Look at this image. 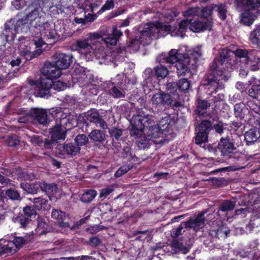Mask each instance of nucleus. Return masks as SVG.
I'll use <instances>...</instances> for the list:
<instances>
[{
  "label": "nucleus",
  "mask_w": 260,
  "mask_h": 260,
  "mask_svg": "<svg viewBox=\"0 0 260 260\" xmlns=\"http://www.w3.org/2000/svg\"><path fill=\"white\" fill-rule=\"evenodd\" d=\"M20 175L24 180L32 181L36 178V175L34 173L22 172L21 173Z\"/></svg>",
  "instance_id": "0e129e2a"
},
{
  "label": "nucleus",
  "mask_w": 260,
  "mask_h": 260,
  "mask_svg": "<svg viewBox=\"0 0 260 260\" xmlns=\"http://www.w3.org/2000/svg\"><path fill=\"white\" fill-rule=\"evenodd\" d=\"M247 111H248V108L243 103L236 104L234 106V114L237 118L241 120L244 119Z\"/></svg>",
  "instance_id": "79ce46f5"
},
{
  "label": "nucleus",
  "mask_w": 260,
  "mask_h": 260,
  "mask_svg": "<svg viewBox=\"0 0 260 260\" xmlns=\"http://www.w3.org/2000/svg\"><path fill=\"white\" fill-rule=\"evenodd\" d=\"M181 54L179 53L178 50L176 49H171L168 53V54H161L157 58V60L159 62L168 63L170 64H173L177 63L180 60L179 57L181 56Z\"/></svg>",
  "instance_id": "a211bd4d"
},
{
  "label": "nucleus",
  "mask_w": 260,
  "mask_h": 260,
  "mask_svg": "<svg viewBox=\"0 0 260 260\" xmlns=\"http://www.w3.org/2000/svg\"><path fill=\"white\" fill-rule=\"evenodd\" d=\"M214 10V4L203 7L201 11L200 17L203 18H208L210 16Z\"/></svg>",
  "instance_id": "5fc2aeb1"
},
{
  "label": "nucleus",
  "mask_w": 260,
  "mask_h": 260,
  "mask_svg": "<svg viewBox=\"0 0 260 260\" xmlns=\"http://www.w3.org/2000/svg\"><path fill=\"white\" fill-rule=\"evenodd\" d=\"M114 6V3L113 0H107L106 3L99 10L98 13L101 14L107 10L113 9Z\"/></svg>",
  "instance_id": "680f3d73"
},
{
  "label": "nucleus",
  "mask_w": 260,
  "mask_h": 260,
  "mask_svg": "<svg viewBox=\"0 0 260 260\" xmlns=\"http://www.w3.org/2000/svg\"><path fill=\"white\" fill-rule=\"evenodd\" d=\"M76 49L81 50L82 49H89L91 46L87 40H77L75 44Z\"/></svg>",
  "instance_id": "4d7b16f0"
},
{
  "label": "nucleus",
  "mask_w": 260,
  "mask_h": 260,
  "mask_svg": "<svg viewBox=\"0 0 260 260\" xmlns=\"http://www.w3.org/2000/svg\"><path fill=\"white\" fill-rule=\"evenodd\" d=\"M169 74V71L166 67L161 64L156 66L154 68L153 72H151L147 80L152 81L153 78L160 80L165 78Z\"/></svg>",
  "instance_id": "6ab92c4d"
},
{
  "label": "nucleus",
  "mask_w": 260,
  "mask_h": 260,
  "mask_svg": "<svg viewBox=\"0 0 260 260\" xmlns=\"http://www.w3.org/2000/svg\"><path fill=\"white\" fill-rule=\"evenodd\" d=\"M206 213V211H202L195 217H191L187 221H183L184 228L186 229H193L194 230L199 229L204 225L205 220V214Z\"/></svg>",
  "instance_id": "9b49d317"
},
{
  "label": "nucleus",
  "mask_w": 260,
  "mask_h": 260,
  "mask_svg": "<svg viewBox=\"0 0 260 260\" xmlns=\"http://www.w3.org/2000/svg\"><path fill=\"white\" fill-rule=\"evenodd\" d=\"M20 141L16 135L9 136L7 140V143L10 147H16L19 144Z\"/></svg>",
  "instance_id": "bf43d9fd"
},
{
  "label": "nucleus",
  "mask_w": 260,
  "mask_h": 260,
  "mask_svg": "<svg viewBox=\"0 0 260 260\" xmlns=\"http://www.w3.org/2000/svg\"><path fill=\"white\" fill-rule=\"evenodd\" d=\"M176 83L181 93H186L191 86L190 81L187 78H181Z\"/></svg>",
  "instance_id": "49530a36"
},
{
  "label": "nucleus",
  "mask_w": 260,
  "mask_h": 260,
  "mask_svg": "<svg viewBox=\"0 0 260 260\" xmlns=\"http://www.w3.org/2000/svg\"><path fill=\"white\" fill-rule=\"evenodd\" d=\"M51 217L58 221L60 226L67 228L69 226V223L64 220L66 219V214L60 210L53 209L51 212Z\"/></svg>",
  "instance_id": "a878e982"
},
{
  "label": "nucleus",
  "mask_w": 260,
  "mask_h": 260,
  "mask_svg": "<svg viewBox=\"0 0 260 260\" xmlns=\"http://www.w3.org/2000/svg\"><path fill=\"white\" fill-rule=\"evenodd\" d=\"M122 155L124 158L127 159L129 162L136 163L138 158L136 157L135 153L132 151L131 146L127 143H125L123 147Z\"/></svg>",
  "instance_id": "cd10ccee"
},
{
  "label": "nucleus",
  "mask_w": 260,
  "mask_h": 260,
  "mask_svg": "<svg viewBox=\"0 0 260 260\" xmlns=\"http://www.w3.org/2000/svg\"><path fill=\"white\" fill-rule=\"evenodd\" d=\"M40 188L48 195L53 196L58 190V186L55 183L48 184L46 182H40Z\"/></svg>",
  "instance_id": "c9c22d12"
},
{
  "label": "nucleus",
  "mask_w": 260,
  "mask_h": 260,
  "mask_svg": "<svg viewBox=\"0 0 260 260\" xmlns=\"http://www.w3.org/2000/svg\"><path fill=\"white\" fill-rule=\"evenodd\" d=\"M23 214L31 220L32 218L36 217L37 212L33 206L27 205L23 208Z\"/></svg>",
  "instance_id": "8fccbe9b"
},
{
  "label": "nucleus",
  "mask_w": 260,
  "mask_h": 260,
  "mask_svg": "<svg viewBox=\"0 0 260 260\" xmlns=\"http://www.w3.org/2000/svg\"><path fill=\"white\" fill-rule=\"evenodd\" d=\"M87 119L91 122L94 123L96 125L103 126L105 123L102 117L100 116L99 112L96 110L91 111L87 114Z\"/></svg>",
  "instance_id": "4c0bfd02"
},
{
  "label": "nucleus",
  "mask_w": 260,
  "mask_h": 260,
  "mask_svg": "<svg viewBox=\"0 0 260 260\" xmlns=\"http://www.w3.org/2000/svg\"><path fill=\"white\" fill-rule=\"evenodd\" d=\"M214 9L217 8L216 11L218 12V16L221 20H225L226 18L227 8L226 6L223 4L219 5L214 4Z\"/></svg>",
  "instance_id": "de8ad7c7"
},
{
  "label": "nucleus",
  "mask_w": 260,
  "mask_h": 260,
  "mask_svg": "<svg viewBox=\"0 0 260 260\" xmlns=\"http://www.w3.org/2000/svg\"><path fill=\"white\" fill-rule=\"evenodd\" d=\"M6 198H8L11 200H20L21 198L19 192L13 188H10L5 190Z\"/></svg>",
  "instance_id": "09e8293b"
},
{
  "label": "nucleus",
  "mask_w": 260,
  "mask_h": 260,
  "mask_svg": "<svg viewBox=\"0 0 260 260\" xmlns=\"http://www.w3.org/2000/svg\"><path fill=\"white\" fill-rule=\"evenodd\" d=\"M26 239L22 237H14L13 240L11 242L13 243V248L14 246L17 248L22 247L23 245L26 243Z\"/></svg>",
  "instance_id": "13d9d810"
},
{
  "label": "nucleus",
  "mask_w": 260,
  "mask_h": 260,
  "mask_svg": "<svg viewBox=\"0 0 260 260\" xmlns=\"http://www.w3.org/2000/svg\"><path fill=\"white\" fill-rule=\"evenodd\" d=\"M15 25L18 32L20 29H22L23 28L24 24H25L27 22L26 21L25 19H20L16 21L15 20Z\"/></svg>",
  "instance_id": "774afa93"
},
{
  "label": "nucleus",
  "mask_w": 260,
  "mask_h": 260,
  "mask_svg": "<svg viewBox=\"0 0 260 260\" xmlns=\"http://www.w3.org/2000/svg\"><path fill=\"white\" fill-rule=\"evenodd\" d=\"M244 137L247 145H251L260 137V130L256 127L250 128L249 131L246 132Z\"/></svg>",
  "instance_id": "393cba45"
},
{
  "label": "nucleus",
  "mask_w": 260,
  "mask_h": 260,
  "mask_svg": "<svg viewBox=\"0 0 260 260\" xmlns=\"http://www.w3.org/2000/svg\"><path fill=\"white\" fill-rule=\"evenodd\" d=\"M247 93L253 99H257L260 96V85L256 84L252 85Z\"/></svg>",
  "instance_id": "603ef678"
},
{
  "label": "nucleus",
  "mask_w": 260,
  "mask_h": 260,
  "mask_svg": "<svg viewBox=\"0 0 260 260\" xmlns=\"http://www.w3.org/2000/svg\"><path fill=\"white\" fill-rule=\"evenodd\" d=\"M96 191L94 189H88L81 196L80 200L85 203H90L96 196Z\"/></svg>",
  "instance_id": "a18cd8bd"
},
{
  "label": "nucleus",
  "mask_w": 260,
  "mask_h": 260,
  "mask_svg": "<svg viewBox=\"0 0 260 260\" xmlns=\"http://www.w3.org/2000/svg\"><path fill=\"white\" fill-rule=\"evenodd\" d=\"M197 12V8H190L187 10L183 12V16L185 17H189L192 16L196 15ZM188 19V18H187Z\"/></svg>",
  "instance_id": "338daca9"
},
{
  "label": "nucleus",
  "mask_w": 260,
  "mask_h": 260,
  "mask_svg": "<svg viewBox=\"0 0 260 260\" xmlns=\"http://www.w3.org/2000/svg\"><path fill=\"white\" fill-rule=\"evenodd\" d=\"M13 243L11 241L0 240V255L5 253L13 254L16 252V249L13 248Z\"/></svg>",
  "instance_id": "2f4dec72"
},
{
  "label": "nucleus",
  "mask_w": 260,
  "mask_h": 260,
  "mask_svg": "<svg viewBox=\"0 0 260 260\" xmlns=\"http://www.w3.org/2000/svg\"><path fill=\"white\" fill-rule=\"evenodd\" d=\"M188 20L190 21L188 27L193 32H199L206 30H210L212 29L213 21L211 20L208 19L206 21L194 20L193 22H192L191 19H188Z\"/></svg>",
  "instance_id": "ddd939ff"
},
{
  "label": "nucleus",
  "mask_w": 260,
  "mask_h": 260,
  "mask_svg": "<svg viewBox=\"0 0 260 260\" xmlns=\"http://www.w3.org/2000/svg\"><path fill=\"white\" fill-rule=\"evenodd\" d=\"M60 154H67L72 157L79 154L81 148L78 146L75 143H66L61 147Z\"/></svg>",
  "instance_id": "aec40b11"
},
{
  "label": "nucleus",
  "mask_w": 260,
  "mask_h": 260,
  "mask_svg": "<svg viewBox=\"0 0 260 260\" xmlns=\"http://www.w3.org/2000/svg\"><path fill=\"white\" fill-rule=\"evenodd\" d=\"M258 52L253 53L247 64H249V68L251 71H256L260 69V57L257 55Z\"/></svg>",
  "instance_id": "f704fd0d"
},
{
  "label": "nucleus",
  "mask_w": 260,
  "mask_h": 260,
  "mask_svg": "<svg viewBox=\"0 0 260 260\" xmlns=\"http://www.w3.org/2000/svg\"><path fill=\"white\" fill-rule=\"evenodd\" d=\"M203 55V51L201 47L197 46L193 49L188 50L186 54H184L183 56L186 58L188 59L192 66V69L194 67H197V62Z\"/></svg>",
  "instance_id": "dca6fc26"
},
{
  "label": "nucleus",
  "mask_w": 260,
  "mask_h": 260,
  "mask_svg": "<svg viewBox=\"0 0 260 260\" xmlns=\"http://www.w3.org/2000/svg\"><path fill=\"white\" fill-rule=\"evenodd\" d=\"M114 191L113 187L109 186L106 188H103L101 190L100 197L106 198L108 195L112 193Z\"/></svg>",
  "instance_id": "69168bd1"
},
{
  "label": "nucleus",
  "mask_w": 260,
  "mask_h": 260,
  "mask_svg": "<svg viewBox=\"0 0 260 260\" xmlns=\"http://www.w3.org/2000/svg\"><path fill=\"white\" fill-rule=\"evenodd\" d=\"M31 220L24 214H19L15 219V222L20 224L21 228H25Z\"/></svg>",
  "instance_id": "3c124183"
},
{
  "label": "nucleus",
  "mask_w": 260,
  "mask_h": 260,
  "mask_svg": "<svg viewBox=\"0 0 260 260\" xmlns=\"http://www.w3.org/2000/svg\"><path fill=\"white\" fill-rule=\"evenodd\" d=\"M28 115L40 124L45 125L48 122L47 112L43 109L31 108L28 111Z\"/></svg>",
  "instance_id": "4468645a"
},
{
  "label": "nucleus",
  "mask_w": 260,
  "mask_h": 260,
  "mask_svg": "<svg viewBox=\"0 0 260 260\" xmlns=\"http://www.w3.org/2000/svg\"><path fill=\"white\" fill-rule=\"evenodd\" d=\"M248 40L253 45L260 48V25H256L248 36Z\"/></svg>",
  "instance_id": "72a5a7b5"
},
{
  "label": "nucleus",
  "mask_w": 260,
  "mask_h": 260,
  "mask_svg": "<svg viewBox=\"0 0 260 260\" xmlns=\"http://www.w3.org/2000/svg\"><path fill=\"white\" fill-rule=\"evenodd\" d=\"M50 139L45 138L41 136H33L30 142L34 145L38 146L45 149H51L53 148V143L58 140H64L66 132L62 128L61 124H57L50 129Z\"/></svg>",
  "instance_id": "423d86ee"
},
{
  "label": "nucleus",
  "mask_w": 260,
  "mask_h": 260,
  "mask_svg": "<svg viewBox=\"0 0 260 260\" xmlns=\"http://www.w3.org/2000/svg\"><path fill=\"white\" fill-rule=\"evenodd\" d=\"M33 203V207L36 211L47 210L50 208V205L49 204L48 200L42 197L34 198Z\"/></svg>",
  "instance_id": "473e14b6"
},
{
  "label": "nucleus",
  "mask_w": 260,
  "mask_h": 260,
  "mask_svg": "<svg viewBox=\"0 0 260 260\" xmlns=\"http://www.w3.org/2000/svg\"><path fill=\"white\" fill-rule=\"evenodd\" d=\"M40 21L37 22L35 25L36 28L39 29L44 34L48 39L58 40L59 35L54 29V26L50 24L48 21H45V17H41Z\"/></svg>",
  "instance_id": "1a4fd4ad"
},
{
  "label": "nucleus",
  "mask_w": 260,
  "mask_h": 260,
  "mask_svg": "<svg viewBox=\"0 0 260 260\" xmlns=\"http://www.w3.org/2000/svg\"><path fill=\"white\" fill-rule=\"evenodd\" d=\"M208 75L206 74L204 77V84L206 86L208 90V95H210V101H213L214 104L223 100L224 96L222 93H218L219 90H222L224 88V83L226 82L229 78H224L220 80L221 78L214 76V77L211 79H208Z\"/></svg>",
  "instance_id": "0eeeda50"
},
{
  "label": "nucleus",
  "mask_w": 260,
  "mask_h": 260,
  "mask_svg": "<svg viewBox=\"0 0 260 260\" xmlns=\"http://www.w3.org/2000/svg\"><path fill=\"white\" fill-rule=\"evenodd\" d=\"M48 224L41 219L40 221H38V224L36 230L40 235H41L48 232Z\"/></svg>",
  "instance_id": "6e6d98bb"
},
{
  "label": "nucleus",
  "mask_w": 260,
  "mask_h": 260,
  "mask_svg": "<svg viewBox=\"0 0 260 260\" xmlns=\"http://www.w3.org/2000/svg\"><path fill=\"white\" fill-rule=\"evenodd\" d=\"M108 132L113 142H119L122 140V129L112 127L109 129Z\"/></svg>",
  "instance_id": "c03bdc74"
},
{
  "label": "nucleus",
  "mask_w": 260,
  "mask_h": 260,
  "mask_svg": "<svg viewBox=\"0 0 260 260\" xmlns=\"http://www.w3.org/2000/svg\"><path fill=\"white\" fill-rule=\"evenodd\" d=\"M20 186L27 193L35 194L38 192L40 188V182H35L34 183L22 182L20 183Z\"/></svg>",
  "instance_id": "bb28decb"
},
{
  "label": "nucleus",
  "mask_w": 260,
  "mask_h": 260,
  "mask_svg": "<svg viewBox=\"0 0 260 260\" xmlns=\"http://www.w3.org/2000/svg\"><path fill=\"white\" fill-rule=\"evenodd\" d=\"M108 91L109 95L114 98H121L125 97V91L122 89L117 88L114 83H110Z\"/></svg>",
  "instance_id": "a19ab883"
},
{
  "label": "nucleus",
  "mask_w": 260,
  "mask_h": 260,
  "mask_svg": "<svg viewBox=\"0 0 260 260\" xmlns=\"http://www.w3.org/2000/svg\"><path fill=\"white\" fill-rule=\"evenodd\" d=\"M239 6H245V10H254L260 7V0H235Z\"/></svg>",
  "instance_id": "c85d7f7f"
},
{
  "label": "nucleus",
  "mask_w": 260,
  "mask_h": 260,
  "mask_svg": "<svg viewBox=\"0 0 260 260\" xmlns=\"http://www.w3.org/2000/svg\"><path fill=\"white\" fill-rule=\"evenodd\" d=\"M42 73L43 76L40 78L57 79L61 75V70L58 68L53 61L47 62L42 69Z\"/></svg>",
  "instance_id": "9d476101"
},
{
  "label": "nucleus",
  "mask_w": 260,
  "mask_h": 260,
  "mask_svg": "<svg viewBox=\"0 0 260 260\" xmlns=\"http://www.w3.org/2000/svg\"><path fill=\"white\" fill-rule=\"evenodd\" d=\"M206 149L215 157L222 160L231 158L238 160L240 155L235 146L233 139L230 137L221 138L217 146L213 144L207 145Z\"/></svg>",
  "instance_id": "7ed1b4c3"
},
{
  "label": "nucleus",
  "mask_w": 260,
  "mask_h": 260,
  "mask_svg": "<svg viewBox=\"0 0 260 260\" xmlns=\"http://www.w3.org/2000/svg\"><path fill=\"white\" fill-rule=\"evenodd\" d=\"M89 137L84 134H78L76 136L74 141L75 144L81 148V146L85 145L89 141Z\"/></svg>",
  "instance_id": "864d4df0"
},
{
  "label": "nucleus",
  "mask_w": 260,
  "mask_h": 260,
  "mask_svg": "<svg viewBox=\"0 0 260 260\" xmlns=\"http://www.w3.org/2000/svg\"><path fill=\"white\" fill-rule=\"evenodd\" d=\"M190 23L188 19H185L180 21L178 24L171 25V35L173 37L183 38Z\"/></svg>",
  "instance_id": "f8f14e48"
},
{
  "label": "nucleus",
  "mask_w": 260,
  "mask_h": 260,
  "mask_svg": "<svg viewBox=\"0 0 260 260\" xmlns=\"http://www.w3.org/2000/svg\"><path fill=\"white\" fill-rule=\"evenodd\" d=\"M43 52V50L41 48L35 50L33 52H31L27 49L20 51V55L23 57L25 61L30 60L35 57H37L41 54Z\"/></svg>",
  "instance_id": "58836bf2"
},
{
  "label": "nucleus",
  "mask_w": 260,
  "mask_h": 260,
  "mask_svg": "<svg viewBox=\"0 0 260 260\" xmlns=\"http://www.w3.org/2000/svg\"><path fill=\"white\" fill-rule=\"evenodd\" d=\"M231 53L232 52L227 49L221 50L219 56L214 59L206 71V74L208 75V79H211L214 77V76L221 78L220 80L226 78H229V74L224 66H226L231 60L230 58Z\"/></svg>",
  "instance_id": "20e7f679"
},
{
  "label": "nucleus",
  "mask_w": 260,
  "mask_h": 260,
  "mask_svg": "<svg viewBox=\"0 0 260 260\" xmlns=\"http://www.w3.org/2000/svg\"><path fill=\"white\" fill-rule=\"evenodd\" d=\"M40 7L38 5L34 4L32 3L31 5H29L28 7V9L29 11L28 13L26 14L25 19L27 21H29L31 22L32 21L38 19L36 22V24L37 22L39 21V18L41 17H44L43 16H39V10Z\"/></svg>",
  "instance_id": "5701e85b"
},
{
  "label": "nucleus",
  "mask_w": 260,
  "mask_h": 260,
  "mask_svg": "<svg viewBox=\"0 0 260 260\" xmlns=\"http://www.w3.org/2000/svg\"><path fill=\"white\" fill-rule=\"evenodd\" d=\"M230 232V230L228 227L222 225L218 228L217 230H212L210 232V234L212 236L217 237L218 239L220 238H226L229 235Z\"/></svg>",
  "instance_id": "ea45409f"
},
{
  "label": "nucleus",
  "mask_w": 260,
  "mask_h": 260,
  "mask_svg": "<svg viewBox=\"0 0 260 260\" xmlns=\"http://www.w3.org/2000/svg\"><path fill=\"white\" fill-rule=\"evenodd\" d=\"M211 125L207 121H201L195 128V143L201 146L208 141Z\"/></svg>",
  "instance_id": "6e6552de"
},
{
  "label": "nucleus",
  "mask_w": 260,
  "mask_h": 260,
  "mask_svg": "<svg viewBox=\"0 0 260 260\" xmlns=\"http://www.w3.org/2000/svg\"><path fill=\"white\" fill-rule=\"evenodd\" d=\"M219 117L218 114L213 112H212L211 114H210V116L208 119L203 120L202 121H207L209 122L210 126V129H212L213 124L219 121Z\"/></svg>",
  "instance_id": "052dcab7"
},
{
  "label": "nucleus",
  "mask_w": 260,
  "mask_h": 260,
  "mask_svg": "<svg viewBox=\"0 0 260 260\" xmlns=\"http://www.w3.org/2000/svg\"><path fill=\"white\" fill-rule=\"evenodd\" d=\"M196 103L197 109L195 112L199 116L203 115L207 108L212 104V102L209 103L207 100L202 99L201 98H198Z\"/></svg>",
  "instance_id": "7c9ffc66"
},
{
  "label": "nucleus",
  "mask_w": 260,
  "mask_h": 260,
  "mask_svg": "<svg viewBox=\"0 0 260 260\" xmlns=\"http://www.w3.org/2000/svg\"><path fill=\"white\" fill-rule=\"evenodd\" d=\"M172 246L179 251L183 250L184 253H186L188 252V250L184 247L183 244L178 242L177 240H173L172 242Z\"/></svg>",
  "instance_id": "e2e57ef3"
},
{
  "label": "nucleus",
  "mask_w": 260,
  "mask_h": 260,
  "mask_svg": "<svg viewBox=\"0 0 260 260\" xmlns=\"http://www.w3.org/2000/svg\"><path fill=\"white\" fill-rule=\"evenodd\" d=\"M5 34L4 33V34L5 35L7 40H8L9 38L12 39L15 37L18 31L15 25L14 19H11L5 23Z\"/></svg>",
  "instance_id": "b1692460"
},
{
  "label": "nucleus",
  "mask_w": 260,
  "mask_h": 260,
  "mask_svg": "<svg viewBox=\"0 0 260 260\" xmlns=\"http://www.w3.org/2000/svg\"><path fill=\"white\" fill-rule=\"evenodd\" d=\"M236 206V203L234 201L231 200H225L223 201L219 205L218 211L224 213H228L234 210Z\"/></svg>",
  "instance_id": "37998d69"
},
{
  "label": "nucleus",
  "mask_w": 260,
  "mask_h": 260,
  "mask_svg": "<svg viewBox=\"0 0 260 260\" xmlns=\"http://www.w3.org/2000/svg\"><path fill=\"white\" fill-rule=\"evenodd\" d=\"M40 78L39 80H31L30 84L35 86V94L36 96L44 98L50 95V90L53 89L58 91L66 88L67 84L59 80Z\"/></svg>",
  "instance_id": "39448f33"
},
{
  "label": "nucleus",
  "mask_w": 260,
  "mask_h": 260,
  "mask_svg": "<svg viewBox=\"0 0 260 260\" xmlns=\"http://www.w3.org/2000/svg\"><path fill=\"white\" fill-rule=\"evenodd\" d=\"M72 55L65 53H56L53 62L59 69L64 70L68 68L72 62Z\"/></svg>",
  "instance_id": "2eb2a0df"
},
{
  "label": "nucleus",
  "mask_w": 260,
  "mask_h": 260,
  "mask_svg": "<svg viewBox=\"0 0 260 260\" xmlns=\"http://www.w3.org/2000/svg\"><path fill=\"white\" fill-rule=\"evenodd\" d=\"M257 52V50L255 49H237L234 53L235 55L239 58H245L246 62L248 60L249 58L253 53Z\"/></svg>",
  "instance_id": "e433bc0d"
},
{
  "label": "nucleus",
  "mask_w": 260,
  "mask_h": 260,
  "mask_svg": "<svg viewBox=\"0 0 260 260\" xmlns=\"http://www.w3.org/2000/svg\"><path fill=\"white\" fill-rule=\"evenodd\" d=\"M122 35V32L118 29L116 26H114L112 27V33L105 38L104 41L108 45H115Z\"/></svg>",
  "instance_id": "4be33fe9"
},
{
  "label": "nucleus",
  "mask_w": 260,
  "mask_h": 260,
  "mask_svg": "<svg viewBox=\"0 0 260 260\" xmlns=\"http://www.w3.org/2000/svg\"><path fill=\"white\" fill-rule=\"evenodd\" d=\"M168 118L162 119L159 125L155 124L152 119V116L147 114L142 116L136 115L133 116L130 121L131 127L129 128V135L136 139L141 137L145 128L148 129V134L151 138H156L162 133V131L169 132L171 127Z\"/></svg>",
  "instance_id": "f257e3e1"
},
{
  "label": "nucleus",
  "mask_w": 260,
  "mask_h": 260,
  "mask_svg": "<svg viewBox=\"0 0 260 260\" xmlns=\"http://www.w3.org/2000/svg\"><path fill=\"white\" fill-rule=\"evenodd\" d=\"M175 67L177 70V73L179 76H184L187 74H190V68H192L191 63H190L189 60L186 59L183 56L182 58H180L178 61L176 63Z\"/></svg>",
  "instance_id": "f3484780"
},
{
  "label": "nucleus",
  "mask_w": 260,
  "mask_h": 260,
  "mask_svg": "<svg viewBox=\"0 0 260 260\" xmlns=\"http://www.w3.org/2000/svg\"><path fill=\"white\" fill-rule=\"evenodd\" d=\"M167 91L169 93L164 92L154 94L152 98V105L158 110H162L161 107H171L174 109L181 107L182 102L180 100V93L178 85L176 82H169L167 85Z\"/></svg>",
  "instance_id": "f03ea898"
},
{
  "label": "nucleus",
  "mask_w": 260,
  "mask_h": 260,
  "mask_svg": "<svg viewBox=\"0 0 260 260\" xmlns=\"http://www.w3.org/2000/svg\"><path fill=\"white\" fill-rule=\"evenodd\" d=\"M88 137L91 140L95 143L99 148L104 145L106 140L105 133L100 129H93L88 135Z\"/></svg>",
  "instance_id": "412c9836"
},
{
  "label": "nucleus",
  "mask_w": 260,
  "mask_h": 260,
  "mask_svg": "<svg viewBox=\"0 0 260 260\" xmlns=\"http://www.w3.org/2000/svg\"><path fill=\"white\" fill-rule=\"evenodd\" d=\"M241 22L245 25L250 26L256 17L252 10H245L241 14Z\"/></svg>",
  "instance_id": "c756f323"
}]
</instances>
